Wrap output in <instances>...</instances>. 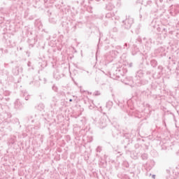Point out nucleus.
<instances>
[{"label": "nucleus", "mask_w": 179, "mask_h": 179, "mask_svg": "<svg viewBox=\"0 0 179 179\" xmlns=\"http://www.w3.org/2000/svg\"><path fill=\"white\" fill-rule=\"evenodd\" d=\"M140 19H142V15L141 14H140Z\"/></svg>", "instance_id": "36"}, {"label": "nucleus", "mask_w": 179, "mask_h": 179, "mask_svg": "<svg viewBox=\"0 0 179 179\" xmlns=\"http://www.w3.org/2000/svg\"><path fill=\"white\" fill-rule=\"evenodd\" d=\"M114 8H115V6H114V3L111 1H109L106 6V9L107 10H113V9H114Z\"/></svg>", "instance_id": "4"}, {"label": "nucleus", "mask_w": 179, "mask_h": 179, "mask_svg": "<svg viewBox=\"0 0 179 179\" xmlns=\"http://www.w3.org/2000/svg\"><path fill=\"white\" fill-rule=\"evenodd\" d=\"M112 31H113V33H117L118 31V28L116 27H113Z\"/></svg>", "instance_id": "20"}, {"label": "nucleus", "mask_w": 179, "mask_h": 179, "mask_svg": "<svg viewBox=\"0 0 179 179\" xmlns=\"http://www.w3.org/2000/svg\"><path fill=\"white\" fill-rule=\"evenodd\" d=\"M30 99V95H27V96H25L24 100H26L27 101V100Z\"/></svg>", "instance_id": "24"}, {"label": "nucleus", "mask_w": 179, "mask_h": 179, "mask_svg": "<svg viewBox=\"0 0 179 179\" xmlns=\"http://www.w3.org/2000/svg\"><path fill=\"white\" fill-rule=\"evenodd\" d=\"M156 3L157 6H159V5H161V3H163V0H158V1L157 0Z\"/></svg>", "instance_id": "19"}, {"label": "nucleus", "mask_w": 179, "mask_h": 179, "mask_svg": "<svg viewBox=\"0 0 179 179\" xmlns=\"http://www.w3.org/2000/svg\"><path fill=\"white\" fill-rule=\"evenodd\" d=\"M128 72V69H127L124 65L117 67L116 69L113 72L114 79H120L121 76H124L125 73Z\"/></svg>", "instance_id": "1"}, {"label": "nucleus", "mask_w": 179, "mask_h": 179, "mask_svg": "<svg viewBox=\"0 0 179 179\" xmlns=\"http://www.w3.org/2000/svg\"><path fill=\"white\" fill-rule=\"evenodd\" d=\"M89 108H90V110H92V108H93V106H89Z\"/></svg>", "instance_id": "33"}, {"label": "nucleus", "mask_w": 179, "mask_h": 179, "mask_svg": "<svg viewBox=\"0 0 179 179\" xmlns=\"http://www.w3.org/2000/svg\"><path fill=\"white\" fill-rule=\"evenodd\" d=\"M6 96H9L10 94V92L7 91L5 92Z\"/></svg>", "instance_id": "28"}, {"label": "nucleus", "mask_w": 179, "mask_h": 179, "mask_svg": "<svg viewBox=\"0 0 179 179\" xmlns=\"http://www.w3.org/2000/svg\"><path fill=\"white\" fill-rule=\"evenodd\" d=\"M152 178H153V179L156 178V175H152Z\"/></svg>", "instance_id": "31"}, {"label": "nucleus", "mask_w": 179, "mask_h": 179, "mask_svg": "<svg viewBox=\"0 0 179 179\" xmlns=\"http://www.w3.org/2000/svg\"><path fill=\"white\" fill-rule=\"evenodd\" d=\"M27 66H31V62H28Z\"/></svg>", "instance_id": "30"}, {"label": "nucleus", "mask_w": 179, "mask_h": 179, "mask_svg": "<svg viewBox=\"0 0 179 179\" xmlns=\"http://www.w3.org/2000/svg\"><path fill=\"white\" fill-rule=\"evenodd\" d=\"M145 39H146V38H143V40H145Z\"/></svg>", "instance_id": "41"}, {"label": "nucleus", "mask_w": 179, "mask_h": 179, "mask_svg": "<svg viewBox=\"0 0 179 179\" xmlns=\"http://www.w3.org/2000/svg\"><path fill=\"white\" fill-rule=\"evenodd\" d=\"M43 80H44V83H45L47 82V79H45V78H44Z\"/></svg>", "instance_id": "34"}, {"label": "nucleus", "mask_w": 179, "mask_h": 179, "mask_svg": "<svg viewBox=\"0 0 179 179\" xmlns=\"http://www.w3.org/2000/svg\"><path fill=\"white\" fill-rule=\"evenodd\" d=\"M150 43H152V38H150Z\"/></svg>", "instance_id": "38"}, {"label": "nucleus", "mask_w": 179, "mask_h": 179, "mask_svg": "<svg viewBox=\"0 0 179 179\" xmlns=\"http://www.w3.org/2000/svg\"><path fill=\"white\" fill-rule=\"evenodd\" d=\"M15 108L16 110H22L23 108V103H22V101H20V99H17L15 101Z\"/></svg>", "instance_id": "3"}, {"label": "nucleus", "mask_w": 179, "mask_h": 179, "mask_svg": "<svg viewBox=\"0 0 179 179\" xmlns=\"http://www.w3.org/2000/svg\"><path fill=\"white\" fill-rule=\"evenodd\" d=\"M96 152H101V148L100 147H97Z\"/></svg>", "instance_id": "27"}, {"label": "nucleus", "mask_w": 179, "mask_h": 179, "mask_svg": "<svg viewBox=\"0 0 179 179\" xmlns=\"http://www.w3.org/2000/svg\"><path fill=\"white\" fill-rule=\"evenodd\" d=\"M132 24H134V18L129 17L122 21V27H123V29H126L127 30H129Z\"/></svg>", "instance_id": "2"}, {"label": "nucleus", "mask_w": 179, "mask_h": 179, "mask_svg": "<svg viewBox=\"0 0 179 179\" xmlns=\"http://www.w3.org/2000/svg\"><path fill=\"white\" fill-rule=\"evenodd\" d=\"M14 1H16V0H14Z\"/></svg>", "instance_id": "43"}, {"label": "nucleus", "mask_w": 179, "mask_h": 179, "mask_svg": "<svg viewBox=\"0 0 179 179\" xmlns=\"http://www.w3.org/2000/svg\"><path fill=\"white\" fill-rule=\"evenodd\" d=\"M150 65L152 68H156L157 66V61L156 59L150 60Z\"/></svg>", "instance_id": "9"}, {"label": "nucleus", "mask_w": 179, "mask_h": 179, "mask_svg": "<svg viewBox=\"0 0 179 179\" xmlns=\"http://www.w3.org/2000/svg\"><path fill=\"white\" fill-rule=\"evenodd\" d=\"M52 89L54 90V87H52Z\"/></svg>", "instance_id": "42"}, {"label": "nucleus", "mask_w": 179, "mask_h": 179, "mask_svg": "<svg viewBox=\"0 0 179 179\" xmlns=\"http://www.w3.org/2000/svg\"><path fill=\"white\" fill-rule=\"evenodd\" d=\"M44 108H45V106L43 105V103H39L36 106V109L38 110L39 111H44Z\"/></svg>", "instance_id": "8"}, {"label": "nucleus", "mask_w": 179, "mask_h": 179, "mask_svg": "<svg viewBox=\"0 0 179 179\" xmlns=\"http://www.w3.org/2000/svg\"><path fill=\"white\" fill-rule=\"evenodd\" d=\"M151 4H152V1H147V5H151Z\"/></svg>", "instance_id": "29"}, {"label": "nucleus", "mask_w": 179, "mask_h": 179, "mask_svg": "<svg viewBox=\"0 0 179 179\" xmlns=\"http://www.w3.org/2000/svg\"><path fill=\"white\" fill-rule=\"evenodd\" d=\"M124 68H132V66H134V63H132V62H126V63H124Z\"/></svg>", "instance_id": "10"}, {"label": "nucleus", "mask_w": 179, "mask_h": 179, "mask_svg": "<svg viewBox=\"0 0 179 179\" xmlns=\"http://www.w3.org/2000/svg\"><path fill=\"white\" fill-rule=\"evenodd\" d=\"M152 71H145V75L144 76L145 78H147L149 80L152 79Z\"/></svg>", "instance_id": "7"}, {"label": "nucleus", "mask_w": 179, "mask_h": 179, "mask_svg": "<svg viewBox=\"0 0 179 179\" xmlns=\"http://www.w3.org/2000/svg\"><path fill=\"white\" fill-rule=\"evenodd\" d=\"M111 16H113V14H111V13H107L106 15V17H111Z\"/></svg>", "instance_id": "22"}, {"label": "nucleus", "mask_w": 179, "mask_h": 179, "mask_svg": "<svg viewBox=\"0 0 179 179\" xmlns=\"http://www.w3.org/2000/svg\"><path fill=\"white\" fill-rule=\"evenodd\" d=\"M98 2L101 1V0H96ZM103 2H106V0H102Z\"/></svg>", "instance_id": "35"}, {"label": "nucleus", "mask_w": 179, "mask_h": 179, "mask_svg": "<svg viewBox=\"0 0 179 179\" xmlns=\"http://www.w3.org/2000/svg\"><path fill=\"white\" fill-rule=\"evenodd\" d=\"M72 80H73V82L75 81V80L73 79V78H72Z\"/></svg>", "instance_id": "40"}, {"label": "nucleus", "mask_w": 179, "mask_h": 179, "mask_svg": "<svg viewBox=\"0 0 179 179\" xmlns=\"http://www.w3.org/2000/svg\"><path fill=\"white\" fill-rule=\"evenodd\" d=\"M108 3V2H113V0H106Z\"/></svg>", "instance_id": "32"}, {"label": "nucleus", "mask_w": 179, "mask_h": 179, "mask_svg": "<svg viewBox=\"0 0 179 179\" xmlns=\"http://www.w3.org/2000/svg\"><path fill=\"white\" fill-rule=\"evenodd\" d=\"M164 31H165V33H166L167 29H166V28H164V27H162V33H163Z\"/></svg>", "instance_id": "26"}, {"label": "nucleus", "mask_w": 179, "mask_h": 179, "mask_svg": "<svg viewBox=\"0 0 179 179\" xmlns=\"http://www.w3.org/2000/svg\"><path fill=\"white\" fill-rule=\"evenodd\" d=\"M162 27H158L157 28V31H158V33H163V31H162Z\"/></svg>", "instance_id": "17"}, {"label": "nucleus", "mask_w": 179, "mask_h": 179, "mask_svg": "<svg viewBox=\"0 0 179 179\" xmlns=\"http://www.w3.org/2000/svg\"><path fill=\"white\" fill-rule=\"evenodd\" d=\"M74 29H76V25L74 26Z\"/></svg>", "instance_id": "39"}, {"label": "nucleus", "mask_w": 179, "mask_h": 179, "mask_svg": "<svg viewBox=\"0 0 179 179\" xmlns=\"http://www.w3.org/2000/svg\"><path fill=\"white\" fill-rule=\"evenodd\" d=\"M124 136L127 139H129V138H131V134H129V133H126V134H124Z\"/></svg>", "instance_id": "18"}, {"label": "nucleus", "mask_w": 179, "mask_h": 179, "mask_svg": "<svg viewBox=\"0 0 179 179\" xmlns=\"http://www.w3.org/2000/svg\"><path fill=\"white\" fill-rule=\"evenodd\" d=\"M100 124V128L103 129V128H106L107 127V123L106 122H101V120L99 122Z\"/></svg>", "instance_id": "11"}, {"label": "nucleus", "mask_w": 179, "mask_h": 179, "mask_svg": "<svg viewBox=\"0 0 179 179\" xmlns=\"http://www.w3.org/2000/svg\"><path fill=\"white\" fill-rule=\"evenodd\" d=\"M106 107H108V108H111V107H113V101L107 102Z\"/></svg>", "instance_id": "15"}, {"label": "nucleus", "mask_w": 179, "mask_h": 179, "mask_svg": "<svg viewBox=\"0 0 179 179\" xmlns=\"http://www.w3.org/2000/svg\"><path fill=\"white\" fill-rule=\"evenodd\" d=\"M13 72L15 73V75H19V67L16 66L15 69H13Z\"/></svg>", "instance_id": "13"}, {"label": "nucleus", "mask_w": 179, "mask_h": 179, "mask_svg": "<svg viewBox=\"0 0 179 179\" xmlns=\"http://www.w3.org/2000/svg\"><path fill=\"white\" fill-rule=\"evenodd\" d=\"M34 85V86H36V87H40V82L38 81H32L29 83V85L33 84Z\"/></svg>", "instance_id": "12"}, {"label": "nucleus", "mask_w": 179, "mask_h": 179, "mask_svg": "<svg viewBox=\"0 0 179 179\" xmlns=\"http://www.w3.org/2000/svg\"><path fill=\"white\" fill-rule=\"evenodd\" d=\"M141 159L143 160H148V154L144 153L141 155Z\"/></svg>", "instance_id": "14"}, {"label": "nucleus", "mask_w": 179, "mask_h": 179, "mask_svg": "<svg viewBox=\"0 0 179 179\" xmlns=\"http://www.w3.org/2000/svg\"><path fill=\"white\" fill-rule=\"evenodd\" d=\"M143 75H145V73H143V71L138 70L136 73V78H140V79H141V78H143L144 77Z\"/></svg>", "instance_id": "6"}, {"label": "nucleus", "mask_w": 179, "mask_h": 179, "mask_svg": "<svg viewBox=\"0 0 179 179\" xmlns=\"http://www.w3.org/2000/svg\"><path fill=\"white\" fill-rule=\"evenodd\" d=\"M124 49L126 48V50H128V43H124Z\"/></svg>", "instance_id": "25"}, {"label": "nucleus", "mask_w": 179, "mask_h": 179, "mask_svg": "<svg viewBox=\"0 0 179 179\" xmlns=\"http://www.w3.org/2000/svg\"><path fill=\"white\" fill-rule=\"evenodd\" d=\"M94 96H100V92H99V91H95V92H94Z\"/></svg>", "instance_id": "21"}, {"label": "nucleus", "mask_w": 179, "mask_h": 179, "mask_svg": "<svg viewBox=\"0 0 179 179\" xmlns=\"http://www.w3.org/2000/svg\"><path fill=\"white\" fill-rule=\"evenodd\" d=\"M69 101L71 102V101H72V99H69Z\"/></svg>", "instance_id": "37"}, {"label": "nucleus", "mask_w": 179, "mask_h": 179, "mask_svg": "<svg viewBox=\"0 0 179 179\" xmlns=\"http://www.w3.org/2000/svg\"><path fill=\"white\" fill-rule=\"evenodd\" d=\"M150 80H148V78H145V76H144V77H143V78H141V79H140L139 83H140L141 85H148V84L149 83V81H150Z\"/></svg>", "instance_id": "5"}, {"label": "nucleus", "mask_w": 179, "mask_h": 179, "mask_svg": "<svg viewBox=\"0 0 179 179\" xmlns=\"http://www.w3.org/2000/svg\"><path fill=\"white\" fill-rule=\"evenodd\" d=\"M166 174H168V175L166 176V178H168V179L171 178V176H170L171 172H170V170H169V169H166Z\"/></svg>", "instance_id": "16"}, {"label": "nucleus", "mask_w": 179, "mask_h": 179, "mask_svg": "<svg viewBox=\"0 0 179 179\" xmlns=\"http://www.w3.org/2000/svg\"><path fill=\"white\" fill-rule=\"evenodd\" d=\"M158 69L162 72L163 71V66H159Z\"/></svg>", "instance_id": "23"}]
</instances>
